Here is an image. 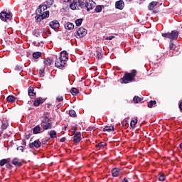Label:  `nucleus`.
<instances>
[{"label":"nucleus","instance_id":"1","mask_svg":"<svg viewBox=\"0 0 182 182\" xmlns=\"http://www.w3.org/2000/svg\"><path fill=\"white\" fill-rule=\"evenodd\" d=\"M48 9V6L46 5H40L39 8L36 10L37 15L35 17L36 22H41L46 18H49V11Z\"/></svg>","mask_w":182,"mask_h":182},{"label":"nucleus","instance_id":"2","mask_svg":"<svg viewBox=\"0 0 182 182\" xmlns=\"http://www.w3.org/2000/svg\"><path fill=\"white\" fill-rule=\"evenodd\" d=\"M178 31L177 30L172 31L171 33H162V36L164 38H167L168 39H170V43H169V49L171 50H173L174 49L175 46L174 43H173V41H177V38H178Z\"/></svg>","mask_w":182,"mask_h":182},{"label":"nucleus","instance_id":"3","mask_svg":"<svg viewBox=\"0 0 182 182\" xmlns=\"http://www.w3.org/2000/svg\"><path fill=\"white\" fill-rule=\"evenodd\" d=\"M78 4L81 9H86L87 12L95 8V2L92 1L87 2V0H78Z\"/></svg>","mask_w":182,"mask_h":182},{"label":"nucleus","instance_id":"4","mask_svg":"<svg viewBox=\"0 0 182 182\" xmlns=\"http://www.w3.org/2000/svg\"><path fill=\"white\" fill-rule=\"evenodd\" d=\"M137 73V70H132V73H127L124 75V77L122 79L121 83H130V82H133L134 80V76H136V74Z\"/></svg>","mask_w":182,"mask_h":182},{"label":"nucleus","instance_id":"5","mask_svg":"<svg viewBox=\"0 0 182 182\" xmlns=\"http://www.w3.org/2000/svg\"><path fill=\"white\" fill-rule=\"evenodd\" d=\"M86 33H87L86 28L80 27L75 33V36H76V38H83V36H86Z\"/></svg>","mask_w":182,"mask_h":182},{"label":"nucleus","instance_id":"6","mask_svg":"<svg viewBox=\"0 0 182 182\" xmlns=\"http://www.w3.org/2000/svg\"><path fill=\"white\" fill-rule=\"evenodd\" d=\"M66 61H65V60H63V58H62V57L57 58L55 60V67L58 68V69H62L63 68H65V65H66Z\"/></svg>","mask_w":182,"mask_h":182},{"label":"nucleus","instance_id":"7","mask_svg":"<svg viewBox=\"0 0 182 182\" xmlns=\"http://www.w3.org/2000/svg\"><path fill=\"white\" fill-rule=\"evenodd\" d=\"M12 16L10 14H8L5 11H2L0 14V19L4 21V22H8V21H11Z\"/></svg>","mask_w":182,"mask_h":182},{"label":"nucleus","instance_id":"8","mask_svg":"<svg viewBox=\"0 0 182 182\" xmlns=\"http://www.w3.org/2000/svg\"><path fill=\"white\" fill-rule=\"evenodd\" d=\"M70 8L73 11H75L76 9H80V6H79V3H77V1L73 0L70 4Z\"/></svg>","mask_w":182,"mask_h":182},{"label":"nucleus","instance_id":"9","mask_svg":"<svg viewBox=\"0 0 182 182\" xmlns=\"http://www.w3.org/2000/svg\"><path fill=\"white\" fill-rule=\"evenodd\" d=\"M49 26L52 29H59V28L60 27V24L57 20H53V21L50 22Z\"/></svg>","mask_w":182,"mask_h":182},{"label":"nucleus","instance_id":"10","mask_svg":"<svg viewBox=\"0 0 182 182\" xmlns=\"http://www.w3.org/2000/svg\"><path fill=\"white\" fill-rule=\"evenodd\" d=\"M42 146V143L39 141V140H36L32 143L29 144L30 149H33V147H36V149H39Z\"/></svg>","mask_w":182,"mask_h":182},{"label":"nucleus","instance_id":"11","mask_svg":"<svg viewBox=\"0 0 182 182\" xmlns=\"http://www.w3.org/2000/svg\"><path fill=\"white\" fill-rule=\"evenodd\" d=\"M41 126L43 129V132H45V130H50L52 129V123L50 122L41 124Z\"/></svg>","mask_w":182,"mask_h":182},{"label":"nucleus","instance_id":"12","mask_svg":"<svg viewBox=\"0 0 182 182\" xmlns=\"http://www.w3.org/2000/svg\"><path fill=\"white\" fill-rule=\"evenodd\" d=\"M115 7L117 8V9H119L120 11H122V9L124 8V2L123 1V0H119L117 1L115 3Z\"/></svg>","mask_w":182,"mask_h":182},{"label":"nucleus","instance_id":"13","mask_svg":"<svg viewBox=\"0 0 182 182\" xmlns=\"http://www.w3.org/2000/svg\"><path fill=\"white\" fill-rule=\"evenodd\" d=\"M64 27L67 31H72V29H75V25L70 22L65 23Z\"/></svg>","mask_w":182,"mask_h":182},{"label":"nucleus","instance_id":"14","mask_svg":"<svg viewBox=\"0 0 182 182\" xmlns=\"http://www.w3.org/2000/svg\"><path fill=\"white\" fill-rule=\"evenodd\" d=\"M59 58H61L65 60V62H66V60L69 59V54L66 51H63L60 53Z\"/></svg>","mask_w":182,"mask_h":182},{"label":"nucleus","instance_id":"15","mask_svg":"<svg viewBox=\"0 0 182 182\" xmlns=\"http://www.w3.org/2000/svg\"><path fill=\"white\" fill-rule=\"evenodd\" d=\"M41 130H42V128H41V126L37 125L36 127H35L33 129V133L34 134H39V133L43 132V131H41Z\"/></svg>","mask_w":182,"mask_h":182},{"label":"nucleus","instance_id":"16","mask_svg":"<svg viewBox=\"0 0 182 182\" xmlns=\"http://www.w3.org/2000/svg\"><path fill=\"white\" fill-rule=\"evenodd\" d=\"M12 164H14V166H16V167H21L22 166V163L19 161V159L18 158H14L12 160Z\"/></svg>","mask_w":182,"mask_h":182},{"label":"nucleus","instance_id":"17","mask_svg":"<svg viewBox=\"0 0 182 182\" xmlns=\"http://www.w3.org/2000/svg\"><path fill=\"white\" fill-rule=\"evenodd\" d=\"M42 103H43V98L38 97L34 101L33 105H34V106L38 107V106H39V105H42Z\"/></svg>","mask_w":182,"mask_h":182},{"label":"nucleus","instance_id":"18","mask_svg":"<svg viewBox=\"0 0 182 182\" xmlns=\"http://www.w3.org/2000/svg\"><path fill=\"white\" fill-rule=\"evenodd\" d=\"M119 173H120V168H114L112 171V174L113 177H118Z\"/></svg>","mask_w":182,"mask_h":182},{"label":"nucleus","instance_id":"19","mask_svg":"<svg viewBox=\"0 0 182 182\" xmlns=\"http://www.w3.org/2000/svg\"><path fill=\"white\" fill-rule=\"evenodd\" d=\"M80 136H81L80 132H77V134H75L74 135L73 140H74L75 143H79V141H80V140H81Z\"/></svg>","mask_w":182,"mask_h":182},{"label":"nucleus","instance_id":"20","mask_svg":"<svg viewBox=\"0 0 182 182\" xmlns=\"http://www.w3.org/2000/svg\"><path fill=\"white\" fill-rule=\"evenodd\" d=\"M41 124H44L46 123H49L50 122V119H49V117L48 116L42 117L41 118Z\"/></svg>","mask_w":182,"mask_h":182},{"label":"nucleus","instance_id":"21","mask_svg":"<svg viewBox=\"0 0 182 182\" xmlns=\"http://www.w3.org/2000/svg\"><path fill=\"white\" fill-rule=\"evenodd\" d=\"M7 163H11V159H1L0 161V166L1 167H3V166H5V164H6Z\"/></svg>","mask_w":182,"mask_h":182},{"label":"nucleus","instance_id":"22","mask_svg":"<svg viewBox=\"0 0 182 182\" xmlns=\"http://www.w3.org/2000/svg\"><path fill=\"white\" fill-rule=\"evenodd\" d=\"M157 6V1H152L148 6L149 11H153L154 6Z\"/></svg>","mask_w":182,"mask_h":182},{"label":"nucleus","instance_id":"23","mask_svg":"<svg viewBox=\"0 0 182 182\" xmlns=\"http://www.w3.org/2000/svg\"><path fill=\"white\" fill-rule=\"evenodd\" d=\"M49 136L51 139H56V137H58V134L56 133V131L51 130L49 132Z\"/></svg>","mask_w":182,"mask_h":182},{"label":"nucleus","instance_id":"24","mask_svg":"<svg viewBox=\"0 0 182 182\" xmlns=\"http://www.w3.org/2000/svg\"><path fill=\"white\" fill-rule=\"evenodd\" d=\"M6 100L9 103H14L16 100V98L14 96L9 95L7 97Z\"/></svg>","mask_w":182,"mask_h":182},{"label":"nucleus","instance_id":"25","mask_svg":"<svg viewBox=\"0 0 182 182\" xmlns=\"http://www.w3.org/2000/svg\"><path fill=\"white\" fill-rule=\"evenodd\" d=\"M114 130V127L112 126H106L103 129V132H113Z\"/></svg>","mask_w":182,"mask_h":182},{"label":"nucleus","instance_id":"26","mask_svg":"<svg viewBox=\"0 0 182 182\" xmlns=\"http://www.w3.org/2000/svg\"><path fill=\"white\" fill-rule=\"evenodd\" d=\"M53 62V60L50 58H47L44 60V64L46 66H50V65H52V63Z\"/></svg>","mask_w":182,"mask_h":182},{"label":"nucleus","instance_id":"27","mask_svg":"<svg viewBox=\"0 0 182 182\" xmlns=\"http://www.w3.org/2000/svg\"><path fill=\"white\" fill-rule=\"evenodd\" d=\"M33 90H34L33 87H29L28 91V96H35V95H36V93L33 92Z\"/></svg>","mask_w":182,"mask_h":182},{"label":"nucleus","instance_id":"28","mask_svg":"<svg viewBox=\"0 0 182 182\" xmlns=\"http://www.w3.org/2000/svg\"><path fill=\"white\" fill-rule=\"evenodd\" d=\"M41 55H42V53L41 52H36L33 53V58L34 59H39V58H41Z\"/></svg>","mask_w":182,"mask_h":182},{"label":"nucleus","instance_id":"29","mask_svg":"<svg viewBox=\"0 0 182 182\" xmlns=\"http://www.w3.org/2000/svg\"><path fill=\"white\" fill-rule=\"evenodd\" d=\"M45 67L41 68L39 70H38V73L40 75V77H43L45 75H43V73H45Z\"/></svg>","mask_w":182,"mask_h":182},{"label":"nucleus","instance_id":"30","mask_svg":"<svg viewBox=\"0 0 182 182\" xmlns=\"http://www.w3.org/2000/svg\"><path fill=\"white\" fill-rule=\"evenodd\" d=\"M70 93L73 95V96H76L79 94V90L76 88H72L70 90Z\"/></svg>","mask_w":182,"mask_h":182},{"label":"nucleus","instance_id":"31","mask_svg":"<svg viewBox=\"0 0 182 182\" xmlns=\"http://www.w3.org/2000/svg\"><path fill=\"white\" fill-rule=\"evenodd\" d=\"M8 122L6 120H4L2 122L1 129L2 130H6V129L8 127Z\"/></svg>","mask_w":182,"mask_h":182},{"label":"nucleus","instance_id":"32","mask_svg":"<svg viewBox=\"0 0 182 182\" xmlns=\"http://www.w3.org/2000/svg\"><path fill=\"white\" fill-rule=\"evenodd\" d=\"M158 178L159 181H164L166 180V176H164V173H159Z\"/></svg>","mask_w":182,"mask_h":182},{"label":"nucleus","instance_id":"33","mask_svg":"<svg viewBox=\"0 0 182 182\" xmlns=\"http://www.w3.org/2000/svg\"><path fill=\"white\" fill-rule=\"evenodd\" d=\"M83 22V19L82 18H78L75 21V25L76 26H80L82 25V23Z\"/></svg>","mask_w":182,"mask_h":182},{"label":"nucleus","instance_id":"34","mask_svg":"<svg viewBox=\"0 0 182 182\" xmlns=\"http://www.w3.org/2000/svg\"><path fill=\"white\" fill-rule=\"evenodd\" d=\"M156 103H157V102H156V100H151L149 104H148V107H149L150 109H151V107H153V106H154V105H156Z\"/></svg>","mask_w":182,"mask_h":182},{"label":"nucleus","instance_id":"35","mask_svg":"<svg viewBox=\"0 0 182 182\" xmlns=\"http://www.w3.org/2000/svg\"><path fill=\"white\" fill-rule=\"evenodd\" d=\"M137 124V117L134 118L131 121V127H134Z\"/></svg>","mask_w":182,"mask_h":182},{"label":"nucleus","instance_id":"36","mask_svg":"<svg viewBox=\"0 0 182 182\" xmlns=\"http://www.w3.org/2000/svg\"><path fill=\"white\" fill-rule=\"evenodd\" d=\"M69 114L71 117H76V112L73 109L70 110Z\"/></svg>","mask_w":182,"mask_h":182},{"label":"nucleus","instance_id":"37","mask_svg":"<svg viewBox=\"0 0 182 182\" xmlns=\"http://www.w3.org/2000/svg\"><path fill=\"white\" fill-rule=\"evenodd\" d=\"M134 103H139V102H141V98L140 97L135 96L134 97Z\"/></svg>","mask_w":182,"mask_h":182},{"label":"nucleus","instance_id":"38","mask_svg":"<svg viewBox=\"0 0 182 182\" xmlns=\"http://www.w3.org/2000/svg\"><path fill=\"white\" fill-rule=\"evenodd\" d=\"M33 35L36 36V38H39V36H41V33L38 30H34Z\"/></svg>","mask_w":182,"mask_h":182},{"label":"nucleus","instance_id":"39","mask_svg":"<svg viewBox=\"0 0 182 182\" xmlns=\"http://www.w3.org/2000/svg\"><path fill=\"white\" fill-rule=\"evenodd\" d=\"M15 70H16V72L18 73H21V72H22V67H21V65H16Z\"/></svg>","mask_w":182,"mask_h":182},{"label":"nucleus","instance_id":"40","mask_svg":"<svg viewBox=\"0 0 182 182\" xmlns=\"http://www.w3.org/2000/svg\"><path fill=\"white\" fill-rule=\"evenodd\" d=\"M102 6H97L95 8V11L99 13V12H102Z\"/></svg>","mask_w":182,"mask_h":182},{"label":"nucleus","instance_id":"41","mask_svg":"<svg viewBox=\"0 0 182 182\" xmlns=\"http://www.w3.org/2000/svg\"><path fill=\"white\" fill-rule=\"evenodd\" d=\"M105 146H106V143H105V142H101V143H99V144L97 145V147H105Z\"/></svg>","mask_w":182,"mask_h":182},{"label":"nucleus","instance_id":"42","mask_svg":"<svg viewBox=\"0 0 182 182\" xmlns=\"http://www.w3.org/2000/svg\"><path fill=\"white\" fill-rule=\"evenodd\" d=\"M6 168H12V164H11V162H8L6 164Z\"/></svg>","mask_w":182,"mask_h":182},{"label":"nucleus","instance_id":"43","mask_svg":"<svg viewBox=\"0 0 182 182\" xmlns=\"http://www.w3.org/2000/svg\"><path fill=\"white\" fill-rule=\"evenodd\" d=\"M58 102H63V97H57Z\"/></svg>","mask_w":182,"mask_h":182},{"label":"nucleus","instance_id":"44","mask_svg":"<svg viewBox=\"0 0 182 182\" xmlns=\"http://www.w3.org/2000/svg\"><path fill=\"white\" fill-rule=\"evenodd\" d=\"M113 38H114V36H108L106 38L107 41H112V39H113Z\"/></svg>","mask_w":182,"mask_h":182},{"label":"nucleus","instance_id":"45","mask_svg":"<svg viewBox=\"0 0 182 182\" xmlns=\"http://www.w3.org/2000/svg\"><path fill=\"white\" fill-rule=\"evenodd\" d=\"M97 57L98 59H102V53H97Z\"/></svg>","mask_w":182,"mask_h":182},{"label":"nucleus","instance_id":"46","mask_svg":"<svg viewBox=\"0 0 182 182\" xmlns=\"http://www.w3.org/2000/svg\"><path fill=\"white\" fill-rule=\"evenodd\" d=\"M17 150H20L21 151H23V146H20L17 147Z\"/></svg>","mask_w":182,"mask_h":182},{"label":"nucleus","instance_id":"47","mask_svg":"<svg viewBox=\"0 0 182 182\" xmlns=\"http://www.w3.org/2000/svg\"><path fill=\"white\" fill-rule=\"evenodd\" d=\"M33 45H34L35 46H39L40 43H36V41H34V42H33Z\"/></svg>","mask_w":182,"mask_h":182},{"label":"nucleus","instance_id":"48","mask_svg":"<svg viewBox=\"0 0 182 182\" xmlns=\"http://www.w3.org/2000/svg\"><path fill=\"white\" fill-rule=\"evenodd\" d=\"M63 2H72L73 0H62Z\"/></svg>","mask_w":182,"mask_h":182},{"label":"nucleus","instance_id":"49","mask_svg":"<svg viewBox=\"0 0 182 182\" xmlns=\"http://www.w3.org/2000/svg\"><path fill=\"white\" fill-rule=\"evenodd\" d=\"M179 108L181 109V110H182V102L179 104Z\"/></svg>","mask_w":182,"mask_h":182},{"label":"nucleus","instance_id":"50","mask_svg":"<svg viewBox=\"0 0 182 182\" xmlns=\"http://www.w3.org/2000/svg\"><path fill=\"white\" fill-rule=\"evenodd\" d=\"M50 5H53V0H50Z\"/></svg>","mask_w":182,"mask_h":182},{"label":"nucleus","instance_id":"51","mask_svg":"<svg viewBox=\"0 0 182 182\" xmlns=\"http://www.w3.org/2000/svg\"><path fill=\"white\" fill-rule=\"evenodd\" d=\"M65 138H62V139H60V141H61L62 143H63V141H65Z\"/></svg>","mask_w":182,"mask_h":182},{"label":"nucleus","instance_id":"52","mask_svg":"<svg viewBox=\"0 0 182 182\" xmlns=\"http://www.w3.org/2000/svg\"><path fill=\"white\" fill-rule=\"evenodd\" d=\"M68 129V126L65 125L63 130H66Z\"/></svg>","mask_w":182,"mask_h":182},{"label":"nucleus","instance_id":"53","mask_svg":"<svg viewBox=\"0 0 182 182\" xmlns=\"http://www.w3.org/2000/svg\"><path fill=\"white\" fill-rule=\"evenodd\" d=\"M2 136V131H1V133H0V137Z\"/></svg>","mask_w":182,"mask_h":182},{"label":"nucleus","instance_id":"54","mask_svg":"<svg viewBox=\"0 0 182 182\" xmlns=\"http://www.w3.org/2000/svg\"><path fill=\"white\" fill-rule=\"evenodd\" d=\"M127 2H130L132 0H126Z\"/></svg>","mask_w":182,"mask_h":182},{"label":"nucleus","instance_id":"55","mask_svg":"<svg viewBox=\"0 0 182 182\" xmlns=\"http://www.w3.org/2000/svg\"><path fill=\"white\" fill-rule=\"evenodd\" d=\"M43 32L44 33H46V31H45V28H43Z\"/></svg>","mask_w":182,"mask_h":182},{"label":"nucleus","instance_id":"56","mask_svg":"<svg viewBox=\"0 0 182 182\" xmlns=\"http://www.w3.org/2000/svg\"><path fill=\"white\" fill-rule=\"evenodd\" d=\"M77 129V128L75 127V128L74 129V132H76Z\"/></svg>","mask_w":182,"mask_h":182},{"label":"nucleus","instance_id":"57","mask_svg":"<svg viewBox=\"0 0 182 182\" xmlns=\"http://www.w3.org/2000/svg\"><path fill=\"white\" fill-rule=\"evenodd\" d=\"M92 130H95V127H92Z\"/></svg>","mask_w":182,"mask_h":182},{"label":"nucleus","instance_id":"58","mask_svg":"<svg viewBox=\"0 0 182 182\" xmlns=\"http://www.w3.org/2000/svg\"><path fill=\"white\" fill-rule=\"evenodd\" d=\"M23 144H26V142L23 141Z\"/></svg>","mask_w":182,"mask_h":182}]
</instances>
